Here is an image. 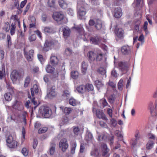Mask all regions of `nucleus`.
<instances>
[{
	"instance_id": "f257e3e1",
	"label": "nucleus",
	"mask_w": 157,
	"mask_h": 157,
	"mask_svg": "<svg viewBox=\"0 0 157 157\" xmlns=\"http://www.w3.org/2000/svg\"><path fill=\"white\" fill-rule=\"evenodd\" d=\"M24 71L22 70H13L10 74V78L13 82H16L17 80L22 78L24 75Z\"/></svg>"
},
{
	"instance_id": "f03ea898",
	"label": "nucleus",
	"mask_w": 157,
	"mask_h": 157,
	"mask_svg": "<svg viewBox=\"0 0 157 157\" xmlns=\"http://www.w3.org/2000/svg\"><path fill=\"white\" fill-rule=\"evenodd\" d=\"M39 113L44 118H50L52 115V111L49 107L42 106L39 110Z\"/></svg>"
},
{
	"instance_id": "7ed1b4c3",
	"label": "nucleus",
	"mask_w": 157,
	"mask_h": 157,
	"mask_svg": "<svg viewBox=\"0 0 157 157\" xmlns=\"http://www.w3.org/2000/svg\"><path fill=\"white\" fill-rule=\"evenodd\" d=\"M6 140L7 145L10 148H14L17 147V142L13 140V138L10 134L6 137Z\"/></svg>"
},
{
	"instance_id": "20e7f679",
	"label": "nucleus",
	"mask_w": 157,
	"mask_h": 157,
	"mask_svg": "<svg viewBox=\"0 0 157 157\" xmlns=\"http://www.w3.org/2000/svg\"><path fill=\"white\" fill-rule=\"evenodd\" d=\"M82 3V2H80L78 3V13L79 17L80 19H82V17H84L86 13L85 9L83 6L81 5V4Z\"/></svg>"
},
{
	"instance_id": "39448f33",
	"label": "nucleus",
	"mask_w": 157,
	"mask_h": 157,
	"mask_svg": "<svg viewBox=\"0 0 157 157\" xmlns=\"http://www.w3.org/2000/svg\"><path fill=\"white\" fill-rule=\"evenodd\" d=\"M46 70L48 73L52 74V78H55L58 77V71H55V68L50 65H48L47 66L46 68Z\"/></svg>"
},
{
	"instance_id": "423d86ee",
	"label": "nucleus",
	"mask_w": 157,
	"mask_h": 157,
	"mask_svg": "<svg viewBox=\"0 0 157 157\" xmlns=\"http://www.w3.org/2000/svg\"><path fill=\"white\" fill-rule=\"evenodd\" d=\"M118 67L119 69L124 74L128 71V65L126 62H120L118 63Z\"/></svg>"
},
{
	"instance_id": "0eeeda50",
	"label": "nucleus",
	"mask_w": 157,
	"mask_h": 157,
	"mask_svg": "<svg viewBox=\"0 0 157 157\" xmlns=\"http://www.w3.org/2000/svg\"><path fill=\"white\" fill-rule=\"evenodd\" d=\"M68 147V145L66 139L64 138L60 140L59 143V147L61 148L63 151L65 152Z\"/></svg>"
},
{
	"instance_id": "6e6552de",
	"label": "nucleus",
	"mask_w": 157,
	"mask_h": 157,
	"mask_svg": "<svg viewBox=\"0 0 157 157\" xmlns=\"http://www.w3.org/2000/svg\"><path fill=\"white\" fill-rule=\"evenodd\" d=\"M53 17L55 20L59 22L63 19L64 16L60 13L55 12L53 14Z\"/></svg>"
},
{
	"instance_id": "1a4fd4ad",
	"label": "nucleus",
	"mask_w": 157,
	"mask_h": 157,
	"mask_svg": "<svg viewBox=\"0 0 157 157\" xmlns=\"http://www.w3.org/2000/svg\"><path fill=\"white\" fill-rule=\"evenodd\" d=\"M121 51L122 54L124 55H129L131 52V48L128 45H124L122 46L121 48Z\"/></svg>"
},
{
	"instance_id": "9d476101",
	"label": "nucleus",
	"mask_w": 157,
	"mask_h": 157,
	"mask_svg": "<svg viewBox=\"0 0 157 157\" xmlns=\"http://www.w3.org/2000/svg\"><path fill=\"white\" fill-rule=\"evenodd\" d=\"M54 44L53 42L51 40H46L45 43L43 50L44 51H48Z\"/></svg>"
},
{
	"instance_id": "9b49d317",
	"label": "nucleus",
	"mask_w": 157,
	"mask_h": 157,
	"mask_svg": "<svg viewBox=\"0 0 157 157\" xmlns=\"http://www.w3.org/2000/svg\"><path fill=\"white\" fill-rule=\"evenodd\" d=\"M96 115L97 117L99 119H102L106 121L108 120V118L106 117L105 114L101 111L97 110L96 111Z\"/></svg>"
},
{
	"instance_id": "f8f14e48",
	"label": "nucleus",
	"mask_w": 157,
	"mask_h": 157,
	"mask_svg": "<svg viewBox=\"0 0 157 157\" xmlns=\"http://www.w3.org/2000/svg\"><path fill=\"white\" fill-rule=\"evenodd\" d=\"M50 61L52 65L56 66L59 60L56 56L52 54L50 59Z\"/></svg>"
},
{
	"instance_id": "ddd939ff",
	"label": "nucleus",
	"mask_w": 157,
	"mask_h": 157,
	"mask_svg": "<svg viewBox=\"0 0 157 157\" xmlns=\"http://www.w3.org/2000/svg\"><path fill=\"white\" fill-rule=\"evenodd\" d=\"M63 35L65 38H67L70 36L71 30L67 27H64L63 29Z\"/></svg>"
},
{
	"instance_id": "4468645a",
	"label": "nucleus",
	"mask_w": 157,
	"mask_h": 157,
	"mask_svg": "<svg viewBox=\"0 0 157 157\" xmlns=\"http://www.w3.org/2000/svg\"><path fill=\"white\" fill-rule=\"evenodd\" d=\"M97 52H96L90 51L88 53L87 56L90 61H94L95 60Z\"/></svg>"
},
{
	"instance_id": "2eb2a0df",
	"label": "nucleus",
	"mask_w": 157,
	"mask_h": 157,
	"mask_svg": "<svg viewBox=\"0 0 157 157\" xmlns=\"http://www.w3.org/2000/svg\"><path fill=\"white\" fill-rule=\"evenodd\" d=\"M102 147L103 148L102 155L104 157H108L109 155L108 154L109 150L106 144H102Z\"/></svg>"
},
{
	"instance_id": "dca6fc26",
	"label": "nucleus",
	"mask_w": 157,
	"mask_h": 157,
	"mask_svg": "<svg viewBox=\"0 0 157 157\" xmlns=\"http://www.w3.org/2000/svg\"><path fill=\"white\" fill-rule=\"evenodd\" d=\"M114 15L115 17L119 18L122 15V11L121 8L119 7L116 8L114 11Z\"/></svg>"
},
{
	"instance_id": "f3484780",
	"label": "nucleus",
	"mask_w": 157,
	"mask_h": 157,
	"mask_svg": "<svg viewBox=\"0 0 157 157\" xmlns=\"http://www.w3.org/2000/svg\"><path fill=\"white\" fill-rule=\"evenodd\" d=\"M90 40L92 44H98L100 42V39L98 36L91 37Z\"/></svg>"
},
{
	"instance_id": "a211bd4d",
	"label": "nucleus",
	"mask_w": 157,
	"mask_h": 157,
	"mask_svg": "<svg viewBox=\"0 0 157 157\" xmlns=\"http://www.w3.org/2000/svg\"><path fill=\"white\" fill-rule=\"evenodd\" d=\"M102 26V23L101 21L99 19H96L95 24V28L97 30H99L101 29Z\"/></svg>"
},
{
	"instance_id": "6ab92c4d",
	"label": "nucleus",
	"mask_w": 157,
	"mask_h": 157,
	"mask_svg": "<svg viewBox=\"0 0 157 157\" xmlns=\"http://www.w3.org/2000/svg\"><path fill=\"white\" fill-rule=\"evenodd\" d=\"M88 67V65L87 63L85 62H83L82 63L81 71L83 74L85 75L86 73Z\"/></svg>"
},
{
	"instance_id": "aec40b11",
	"label": "nucleus",
	"mask_w": 157,
	"mask_h": 157,
	"mask_svg": "<svg viewBox=\"0 0 157 157\" xmlns=\"http://www.w3.org/2000/svg\"><path fill=\"white\" fill-rule=\"evenodd\" d=\"M31 92L32 97L34 96L35 94H37L38 92L37 86L36 84L33 85V87L31 89Z\"/></svg>"
},
{
	"instance_id": "412c9836",
	"label": "nucleus",
	"mask_w": 157,
	"mask_h": 157,
	"mask_svg": "<svg viewBox=\"0 0 157 157\" xmlns=\"http://www.w3.org/2000/svg\"><path fill=\"white\" fill-rule=\"evenodd\" d=\"M58 2L60 6L63 9H65L67 7L68 4L65 0H59Z\"/></svg>"
},
{
	"instance_id": "4be33fe9",
	"label": "nucleus",
	"mask_w": 157,
	"mask_h": 157,
	"mask_svg": "<svg viewBox=\"0 0 157 157\" xmlns=\"http://www.w3.org/2000/svg\"><path fill=\"white\" fill-rule=\"evenodd\" d=\"M90 155L94 157H100L99 152L97 149H95L91 151Z\"/></svg>"
},
{
	"instance_id": "5701e85b",
	"label": "nucleus",
	"mask_w": 157,
	"mask_h": 157,
	"mask_svg": "<svg viewBox=\"0 0 157 157\" xmlns=\"http://www.w3.org/2000/svg\"><path fill=\"white\" fill-rule=\"evenodd\" d=\"M86 140L88 141L92 142L93 139V137L92 133L88 130L87 131L86 136Z\"/></svg>"
},
{
	"instance_id": "b1692460",
	"label": "nucleus",
	"mask_w": 157,
	"mask_h": 157,
	"mask_svg": "<svg viewBox=\"0 0 157 157\" xmlns=\"http://www.w3.org/2000/svg\"><path fill=\"white\" fill-rule=\"evenodd\" d=\"M116 34L118 37L122 38L123 37L124 31L122 29H118L116 32Z\"/></svg>"
},
{
	"instance_id": "393cba45",
	"label": "nucleus",
	"mask_w": 157,
	"mask_h": 157,
	"mask_svg": "<svg viewBox=\"0 0 157 157\" xmlns=\"http://www.w3.org/2000/svg\"><path fill=\"white\" fill-rule=\"evenodd\" d=\"M56 146V144L54 143H52L50 145V147L49 149L50 154L51 155H52L54 154L55 151V147Z\"/></svg>"
},
{
	"instance_id": "a878e982",
	"label": "nucleus",
	"mask_w": 157,
	"mask_h": 157,
	"mask_svg": "<svg viewBox=\"0 0 157 157\" xmlns=\"http://www.w3.org/2000/svg\"><path fill=\"white\" fill-rule=\"evenodd\" d=\"M44 31L46 33H54V29L52 27H47L44 28Z\"/></svg>"
},
{
	"instance_id": "bb28decb",
	"label": "nucleus",
	"mask_w": 157,
	"mask_h": 157,
	"mask_svg": "<svg viewBox=\"0 0 157 157\" xmlns=\"http://www.w3.org/2000/svg\"><path fill=\"white\" fill-rule=\"evenodd\" d=\"M15 25L16 23L15 22H13L11 25V26L10 27V33L12 35H13L15 33L16 27Z\"/></svg>"
},
{
	"instance_id": "cd10ccee",
	"label": "nucleus",
	"mask_w": 157,
	"mask_h": 157,
	"mask_svg": "<svg viewBox=\"0 0 157 157\" xmlns=\"http://www.w3.org/2000/svg\"><path fill=\"white\" fill-rule=\"evenodd\" d=\"M24 54L25 57L28 61H31L32 60L33 56L29 54L28 52L26 51L25 49H24Z\"/></svg>"
},
{
	"instance_id": "c85d7f7f",
	"label": "nucleus",
	"mask_w": 157,
	"mask_h": 157,
	"mask_svg": "<svg viewBox=\"0 0 157 157\" xmlns=\"http://www.w3.org/2000/svg\"><path fill=\"white\" fill-rule=\"evenodd\" d=\"M77 91L79 93H84L86 91L85 86L81 85L78 86L77 88Z\"/></svg>"
},
{
	"instance_id": "c756f323",
	"label": "nucleus",
	"mask_w": 157,
	"mask_h": 157,
	"mask_svg": "<svg viewBox=\"0 0 157 157\" xmlns=\"http://www.w3.org/2000/svg\"><path fill=\"white\" fill-rule=\"evenodd\" d=\"M4 97L6 101H10L11 100L12 98V96L11 94V93L9 92L5 94L4 95Z\"/></svg>"
},
{
	"instance_id": "7c9ffc66",
	"label": "nucleus",
	"mask_w": 157,
	"mask_h": 157,
	"mask_svg": "<svg viewBox=\"0 0 157 157\" xmlns=\"http://www.w3.org/2000/svg\"><path fill=\"white\" fill-rule=\"evenodd\" d=\"M154 143L153 141L149 140L146 145V148L147 149H151L153 147Z\"/></svg>"
},
{
	"instance_id": "2f4dec72",
	"label": "nucleus",
	"mask_w": 157,
	"mask_h": 157,
	"mask_svg": "<svg viewBox=\"0 0 157 157\" xmlns=\"http://www.w3.org/2000/svg\"><path fill=\"white\" fill-rule=\"evenodd\" d=\"M75 28L79 34H80L81 35L84 36V31L83 28L82 27H75Z\"/></svg>"
},
{
	"instance_id": "473e14b6",
	"label": "nucleus",
	"mask_w": 157,
	"mask_h": 157,
	"mask_svg": "<svg viewBox=\"0 0 157 157\" xmlns=\"http://www.w3.org/2000/svg\"><path fill=\"white\" fill-rule=\"evenodd\" d=\"M30 82V78L29 76L26 77L25 80L24 86L27 87L29 85Z\"/></svg>"
},
{
	"instance_id": "72a5a7b5",
	"label": "nucleus",
	"mask_w": 157,
	"mask_h": 157,
	"mask_svg": "<svg viewBox=\"0 0 157 157\" xmlns=\"http://www.w3.org/2000/svg\"><path fill=\"white\" fill-rule=\"evenodd\" d=\"M63 110L65 115H68L71 112L72 109L69 107H65Z\"/></svg>"
},
{
	"instance_id": "f704fd0d",
	"label": "nucleus",
	"mask_w": 157,
	"mask_h": 157,
	"mask_svg": "<svg viewBox=\"0 0 157 157\" xmlns=\"http://www.w3.org/2000/svg\"><path fill=\"white\" fill-rule=\"evenodd\" d=\"M78 76V72L76 71H73L71 72V76L74 79L77 78Z\"/></svg>"
},
{
	"instance_id": "c9c22d12",
	"label": "nucleus",
	"mask_w": 157,
	"mask_h": 157,
	"mask_svg": "<svg viewBox=\"0 0 157 157\" xmlns=\"http://www.w3.org/2000/svg\"><path fill=\"white\" fill-rule=\"evenodd\" d=\"M10 19L11 21L13 20V21L14 22H15V23L16 22H17L19 27H20V21L18 20V19L17 18V16L16 15H12Z\"/></svg>"
},
{
	"instance_id": "e433bc0d",
	"label": "nucleus",
	"mask_w": 157,
	"mask_h": 157,
	"mask_svg": "<svg viewBox=\"0 0 157 157\" xmlns=\"http://www.w3.org/2000/svg\"><path fill=\"white\" fill-rule=\"evenodd\" d=\"M86 90L88 91L93 90L94 87L92 85L90 84H87L85 86Z\"/></svg>"
},
{
	"instance_id": "4c0bfd02",
	"label": "nucleus",
	"mask_w": 157,
	"mask_h": 157,
	"mask_svg": "<svg viewBox=\"0 0 157 157\" xmlns=\"http://www.w3.org/2000/svg\"><path fill=\"white\" fill-rule=\"evenodd\" d=\"M98 72L102 75H105L106 71L105 68L101 67H100L97 70Z\"/></svg>"
},
{
	"instance_id": "58836bf2",
	"label": "nucleus",
	"mask_w": 157,
	"mask_h": 157,
	"mask_svg": "<svg viewBox=\"0 0 157 157\" xmlns=\"http://www.w3.org/2000/svg\"><path fill=\"white\" fill-rule=\"evenodd\" d=\"M95 84L97 87L98 90L103 86L102 83L98 80L95 81Z\"/></svg>"
},
{
	"instance_id": "ea45409f",
	"label": "nucleus",
	"mask_w": 157,
	"mask_h": 157,
	"mask_svg": "<svg viewBox=\"0 0 157 157\" xmlns=\"http://www.w3.org/2000/svg\"><path fill=\"white\" fill-rule=\"evenodd\" d=\"M102 58V54L100 53L97 52L95 60L96 61H101Z\"/></svg>"
},
{
	"instance_id": "a19ab883",
	"label": "nucleus",
	"mask_w": 157,
	"mask_h": 157,
	"mask_svg": "<svg viewBox=\"0 0 157 157\" xmlns=\"http://www.w3.org/2000/svg\"><path fill=\"white\" fill-rule=\"evenodd\" d=\"M77 145L75 142H74L72 144L71 148V152L73 154L75 153V148L76 147Z\"/></svg>"
},
{
	"instance_id": "79ce46f5",
	"label": "nucleus",
	"mask_w": 157,
	"mask_h": 157,
	"mask_svg": "<svg viewBox=\"0 0 157 157\" xmlns=\"http://www.w3.org/2000/svg\"><path fill=\"white\" fill-rule=\"evenodd\" d=\"M123 80L121 79L118 83V90H122L123 89Z\"/></svg>"
},
{
	"instance_id": "37998d69",
	"label": "nucleus",
	"mask_w": 157,
	"mask_h": 157,
	"mask_svg": "<svg viewBox=\"0 0 157 157\" xmlns=\"http://www.w3.org/2000/svg\"><path fill=\"white\" fill-rule=\"evenodd\" d=\"M56 0H48V4L50 7H54L55 5Z\"/></svg>"
},
{
	"instance_id": "c03bdc74",
	"label": "nucleus",
	"mask_w": 157,
	"mask_h": 157,
	"mask_svg": "<svg viewBox=\"0 0 157 157\" xmlns=\"http://www.w3.org/2000/svg\"><path fill=\"white\" fill-rule=\"evenodd\" d=\"M111 122V126L113 127H115L117 125V121L114 118H111L110 120Z\"/></svg>"
},
{
	"instance_id": "a18cd8bd",
	"label": "nucleus",
	"mask_w": 157,
	"mask_h": 157,
	"mask_svg": "<svg viewBox=\"0 0 157 157\" xmlns=\"http://www.w3.org/2000/svg\"><path fill=\"white\" fill-rule=\"evenodd\" d=\"M100 104L102 105L103 107H104L108 104L106 100L104 98L101 99L100 101Z\"/></svg>"
},
{
	"instance_id": "49530a36",
	"label": "nucleus",
	"mask_w": 157,
	"mask_h": 157,
	"mask_svg": "<svg viewBox=\"0 0 157 157\" xmlns=\"http://www.w3.org/2000/svg\"><path fill=\"white\" fill-rule=\"evenodd\" d=\"M148 25V22L146 21L144 22L143 26V29L144 31L145 32L146 35L148 33V31L147 29V25Z\"/></svg>"
},
{
	"instance_id": "de8ad7c7",
	"label": "nucleus",
	"mask_w": 157,
	"mask_h": 157,
	"mask_svg": "<svg viewBox=\"0 0 157 157\" xmlns=\"http://www.w3.org/2000/svg\"><path fill=\"white\" fill-rule=\"evenodd\" d=\"M115 96L114 95H111L108 98L109 102L110 103H114L115 100Z\"/></svg>"
},
{
	"instance_id": "09e8293b",
	"label": "nucleus",
	"mask_w": 157,
	"mask_h": 157,
	"mask_svg": "<svg viewBox=\"0 0 157 157\" xmlns=\"http://www.w3.org/2000/svg\"><path fill=\"white\" fill-rule=\"evenodd\" d=\"M48 129V128L47 127L40 128L38 130V133L39 134L44 133L47 131Z\"/></svg>"
},
{
	"instance_id": "8fccbe9b",
	"label": "nucleus",
	"mask_w": 157,
	"mask_h": 157,
	"mask_svg": "<svg viewBox=\"0 0 157 157\" xmlns=\"http://www.w3.org/2000/svg\"><path fill=\"white\" fill-rule=\"evenodd\" d=\"M107 84L109 86L113 89L115 88L116 87V84L112 81H109Z\"/></svg>"
},
{
	"instance_id": "3c124183",
	"label": "nucleus",
	"mask_w": 157,
	"mask_h": 157,
	"mask_svg": "<svg viewBox=\"0 0 157 157\" xmlns=\"http://www.w3.org/2000/svg\"><path fill=\"white\" fill-rule=\"evenodd\" d=\"M69 104L73 106H75L76 105V101L75 99L71 98L69 100Z\"/></svg>"
},
{
	"instance_id": "603ef678",
	"label": "nucleus",
	"mask_w": 157,
	"mask_h": 157,
	"mask_svg": "<svg viewBox=\"0 0 157 157\" xmlns=\"http://www.w3.org/2000/svg\"><path fill=\"white\" fill-rule=\"evenodd\" d=\"M137 140L136 139H132L130 143L131 144L132 147L133 148L134 147L136 146L137 143Z\"/></svg>"
},
{
	"instance_id": "864d4df0",
	"label": "nucleus",
	"mask_w": 157,
	"mask_h": 157,
	"mask_svg": "<svg viewBox=\"0 0 157 157\" xmlns=\"http://www.w3.org/2000/svg\"><path fill=\"white\" fill-rule=\"evenodd\" d=\"M49 96L51 97H55L56 95V93L53 89H51L49 93Z\"/></svg>"
},
{
	"instance_id": "5fc2aeb1",
	"label": "nucleus",
	"mask_w": 157,
	"mask_h": 157,
	"mask_svg": "<svg viewBox=\"0 0 157 157\" xmlns=\"http://www.w3.org/2000/svg\"><path fill=\"white\" fill-rule=\"evenodd\" d=\"M73 131L75 134L78 135V134L80 129L78 127H73Z\"/></svg>"
},
{
	"instance_id": "6e6d98bb",
	"label": "nucleus",
	"mask_w": 157,
	"mask_h": 157,
	"mask_svg": "<svg viewBox=\"0 0 157 157\" xmlns=\"http://www.w3.org/2000/svg\"><path fill=\"white\" fill-rule=\"evenodd\" d=\"M21 153L25 156H27L28 155V151L26 148L24 147L22 148Z\"/></svg>"
},
{
	"instance_id": "4d7b16f0",
	"label": "nucleus",
	"mask_w": 157,
	"mask_h": 157,
	"mask_svg": "<svg viewBox=\"0 0 157 157\" xmlns=\"http://www.w3.org/2000/svg\"><path fill=\"white\" fill-rule=\"evenodd\" d=\"M111 75L112 76L115 78H117L118 76V74L117 72L116 71L113 69L111 72Z\"/></svg>"
},
{
	"instance_id": "13d9d810",
	"label": "nucleus",
	"mask_w": 157,
	"mask_h": 157,
	"mask_svg": "<svg viewBox=\"0 0 157 157\" xmlns=\"http://www.w3.org/2000/svg\"><path fill=\"white\" fill-rule=\"evenodd\" d=\"M144 37L143 34H141L138 38V40L141 42V44H143L144 42Z\"/></svg>"
},
{
	"instance_id": "bf43d9fd",
	"label": "nucleus",
	"mask_w": 157,
	"mask_h": 157,
	"mask_svg": "<svg viewBox=\"0 0 157 157\" xmlns=\"http://www.w3.org/2000/svg\"><path fill=\"white\" fill-rule=\"evenodd\" d=\"M70 94V92L67 90H65L64 91L63 96H66L67 97H69Z\"/></svg>"
},
{
	"instance_id": "052dcab7",
	"label": "nucleus",
	"mask_w": 157,
	"mask_h": 157,
	"mask_svg": "<svg viewBox=\"0 0 157 157\" xmlns=\"http://www.w3.org/2000/svg\"><path fill=\"white\" fill-rule=\"evenodd\" d=\"M35 98H33L31 100V102H32L33 103V104L35 105V106L34 107V108H36L37 106L39 105V103H38L37 102L35 101Z\"/></svg>"
},
{
	"instance_id": "680f3d73",
	"label": "nucleus",
	"mask_w": 157,
	"mask_h": 157,
	"mask_svg": "<svg viewBox=\"0 0 157 157\" xmlns=\"http://www.w3.org/2000/svg\"><path fill=\"white\" fill-rule=\"evenodd\" d=\"M19 7V1L18 0H14V8L18 9Z\"/></svg>"
},
{
	"instance_id": "e2e57ef3",
	"label": "nucleus",
	"mask_w": 157,
	"mask_h": 157,
	"mask_svg": "<svg viewBox=\"0 0 157 157\" xmlns=\"http://www.w3.org/2000/svg\"><path fill=\"white\" fill-rule=\"evenodd\" d=\"M38 144V141L37 139H34L33 141V147L34 149H35L37 145Z\"/></svg>"
},
{
	"instance_id": "0e129e2a",
	"label": "nucleus",
	"mask_w": 157,
	"mask_h": 157,
	"mask_svg": "<svg viewBox=\"0 0 157 157\" xmlns=\"http://www.w3.org/2000/svg\"><path fill=\"white\" fill-rule=\"evenodd\" d=\"M36 39V36L35 34H32L29 38V40L30 42L34 41Z\"/></svg>"
},
{
	"instance_id": "69168bd1",
	"label": "nucleus",
	"mask_w": 157,
	"mask_h": 157,
	"mask_svg": "<svg viewBox=\"0 0 157 157\" xmlns=\"http://www.w3.org/2000/svg\"><path fill=\"white\" fill-rule=\"evenodd\" d=\"M84 145L83 144H81L80 145V152L81 153H83L85 150Z\"/></svg>"
},
{
	"instance_id": "338daca9",
	"label": "nucleus",
	"mask_w": 157,
	"mask_h": 157,
	"mask_svg": "<svg viewBox=\"0 0 157 157\" xmlns=\"http://www.w3.org/2000/svg\"><path fill=\"white\" fill-rule=\"evenodd\" d=\"M135 139L138 140L140 138V135H139V131L138 130L136 131L135 134Z\"/></svg>"
},
{
	"instance_id": "774afa93",
	"label": "nucleus",
	"mask_w": 157,
	"mask_h": 157,
	"mask_svg": "<svg viewBox=\"0 0 157 157\" xmlns=\"http://www.w3.org/2000/svg\"><path fill=\"white\" fill-rule=\"evenodd\" d=\"M107 113L109 117L112 118V117L113 111L111 109L108 108L107 110Z\"/></svg>"
}]
</instances>
